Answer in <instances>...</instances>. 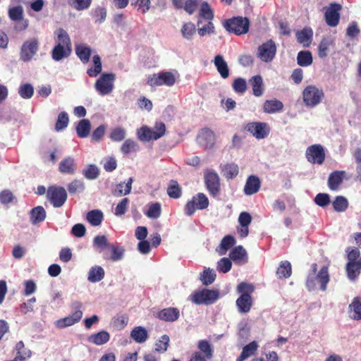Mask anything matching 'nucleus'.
I'll return each instance as SVG.
<instances>
[{"instance_id": "obj_1", "label": "nucleus", "mask_w": 361, "mask_h": 361, "mask_svg": "<svg viewBox=\"0 0 361 361\" xmlns=\"http://www.w3.org/2000/svg\"><path fill=\"white\" fill-rule=\"evenodd\" d=\"M330 281L329 269L323 266L317 274H309L306 279V288L308 291H313L317 289V283L319 285L322 291H326L327 285Z\"/></svg>"}, {"instance_id": "obj_2", "label": "nucleus", "mask_w": 361, "mask_h": 361, "mask_svg": "<svg viewBox=\"0 0 361 361\" xmlns=\"http://www.w3.org/2000/svg\"><path fill=\"white\" fill-rule=\"evenodd\" d=\"M224 27L228 32L241 35L248 32L250 20L246 17H233L224 21Z\"/></svg>"}, {"instance_id": "obj_3", "label": "nucleus", "mask_w": 361, "mask_h": 361, "mask_svg": "<svg viewBox=\"0 0 361 361\" xmlns=\"http://www.w3.org/2000/svg\"><path fill=\"white\" fill-rule=\"evenodd\" d=\"M219 298V290H209L207 288L195 291L190 295V300L196 305H212Z\"/></svg>"}, {"instance_id": "obj_4", "label": "nucleus", "mask_w": 361, "mask_h": 361, "mask_svg": "<svg viewBox=\"0 0 361 361\" xmlns=\"http://www.w3.org/2000/svg\"><path fill=\"white\" fill-rule=\"evenodd\" d=\"M82 305L80 301H73L71 307L73 310L71 314L56 321V325L58 328L63 329L78 323L82 317V312L80 310Z\"/></svg>"}, {"instance_id": "obj_5", "label": "nucleus", "mask_w": 361, "mask_h": 361, "mask_svg": "<svg viewBox=\"0 0 361 361\" xmlns=\"http://www.w3.org/2000/svg\"><path fill=\"white\" fill-rule=\"evenodd\" d=\"M39 49V42L37 38L32 37L26 39L20 49V60L23 62L32 61Z\"/></svg>"}, {"instance_id": "obj_6", "label": "nucleus", "mask_w": 361, "mask_h": 361, "mask_svg": "<svg viewBox=\"0 0 361 361\" xmlns=\"http://www.w3.org/2000/svg\"><path fill=\"white\" fill-rule=\"evenodd\" d=\"M209 199L202 192H198L187 202L184 207L185 214L191 216L197 209L202 210L208 207Z\"/></svg>"}, {"instance_id": "obj_7", "label": "nucleus", "mask_w": 361, "mask_h": 361, "mask_svg": "<svg viewBox=\"0 0 361 361\" xmlns=\"http://www.w3.org/2000/svg\"><path fill=\"white\" fill-rule=\"evenodd\" d=\"M115 80L116 75L114 73H104L97 80L94 84V88L100 95H107L113 91L114 82Z\"/></svg>"}, {"instance_id": "obj_8", "label": "nucleus", "mask_w": 361, "mask_h": 361, "mask_svg": "<svg viewBox=\"0 0 361 361\" xmlns=\"http://www.w3.org/2000/svg\"><path fill=\"white\" fill-rule=\"evenodd\" d=\"M47 198L55 208L62 207L67 200V192L64 188L50 186L47 192Z\"/></svg>"}, {"instance_id": "obj_9", "label": "nucleus", "mask_w": 361, "mask_h": 361, "mask_svg": "<svg viewBox=\"0 0 361 361\" xmlns=\"http://www.w3.org/2000/svg\"><path fill=\"white\" fill-rule=\"evenodd\" d=\"M302 95L305 106L312 108L321 102L324 92L315 86L309 85L303 90Z\"/></svg>"}, {"instance_id": "obj_10", "label": "nucleus", "mask_w": 361, "mask_h": 361, "mask_svg": "<svg viewBox=\"0 0 361 361\" xmlns=\"http://www.w3.org/2000/svg\"><path fill=\"white\" fill-rule=\"evenodd\" d=\"M342 9V6L336 2L329 4L328 6L324 8V18L326 23L330 27H336L338 25L341 15L340 11Z\"/></svg>"}, {"instance_id": "obj_11", "label": "nucleus", "mask_w": 361, "mask_h": 361, "mask_svg": "<svg viewBox=\"0 0 361 361\" xmlns=\"http://www.w3.org/2000/svg\"><path fill=\"white\" fill-rule=\"evenodd\" d=\"M276 54V44L272 39H269L259 46L257 55L262 61L269 63L275 58Z\"/></svg>"}, {"instance_id": "obj_12", "label": "nucleus", "mask_w": 361, "mask_h": 361, "mask_svg": "<svg viewBox=\"0 0 361 361\" xmlns=\"http://www.w3.org/2000/svg\"><path fill=\"white\" fill-rule=\"evenodd\" d=\"M325 157L324 148L319 144L312 145L306 150V158L312 164H322Z\"/></svg>"}, {"instance_id": "obj_13", "label": "nucleus", "mask_w": 361, "mask_h": 361, "mask_svg": "<svg viewBox=\"0 0 361 361\" xmlns=\"http://www.w3.org/2000/svg\"><path fill=\"white\" fill-rule=\"evenodd\" d=\"M245 129L258 140L266 138L270 133L269 125L264 122L249 123L246 125Z\"/></svg>"}, {"instance_id": "obj_14", "label": "nucleus", "mask_w": 361, "mask_h": 361, "mask_svg": "<svg viewBox=\"0 0 361 361\" xmlns=\"http://www.w3.org/2000/svg\"><path fill=\"white\" fill-rule=\"evenodd\" d=\"M204 182L210 195L216 197L220 194V179L216 172L212 171L204 176Z\"/></svg>"}, {"instance_id": "obj_15", "label": "nucleus", "mask_w": 361, "mask_h": 361, "mask_svg": "<svg viewBox=\"0 0 361 361\" xmlns=\"http://www.w3.org/2000/svg\"><path fill=\"white\" fill-rule=\"evenodd\" d=\"M199 145L205 149H212L216 142V135L209 128L201 129L197 136Z\"/></svg>"}, {"instance_id": "obj_16", "label": "nucleus", "mask_w": 361, "mask_h": 361, "mask_svg": "<svg viewBox=\"0 0 361 361\" xmlns=\"http://www.w3.org/2000/svg\"><path fill=\"white\" fill-rule=\"evenodd\" d=\"M261 181L258 176L255 175L250 176L245 182L244 187V193L246 195H252L257 193L260 188Z\"/></svg>"}, {"instance_id": "obj_17", "label": "nucleus", "mask_w": 361, "mask_h": 361, "mask_svg": "<svg viewBox=\"0 0 361 361\" xmlns=\"http://www.w3.org/2000/svg\"><path fill=\"white\" fill-rule=\"evenodd\" d=\"M253 304L252 298L249 295H240L235 301V305L239 313L246 314L249 312Z\"/></svg>"}, {"instance_id": "obj_18", "label": "nucleus", "mask_w": 361, "mask_h": 361, "mask_svg": "<svg viewBox=\"0 0 361 361\" xmlns=\"http://www.w3.org/2000/svg\"><path fill=\"white\" fill-rule=\"evenodd\" d=\"M180 317V311L176 307H167L161 310L157 313V317L163 321L173 322Z\"/></svg>"}, {"instance_id": "obj_19", "label": "nucleus", "mask_w": 361, "mask_h": 361, "mask_svg": "<svg viewBox=\"0 0 361 361\" xmlns=\"http://www.w3.org/2000/svg\"><path fill=\"white\" fill-rule=\"evenodd\" d=\"M212 62L222 78L226 79L228 78L230 70L227 62L222 55L218 54L215 56Z\"/></svg>"}, {"instance_id": "obj_20", "label": "nucleus", "mask_w": 361, "mask_h": 361, "mask_svg": "<svg viewBox=\"0 0 361 361\" xmlns=\"http://www.w3.org/2000/svg\"><path fill=\"white\" fill-rule=\"evenodd\" d=\"M334 46V39L331 36H324L318 46V56L321 59L326 58L330 48Z\"/></svg>"}, {"instance_id": "obj_21", "label": "nucleus", "mask_w": 361, "mask_h": 361, "mask_svg": "<svg viewBox=\"0 0 361 361\" xmlns=\"http://www.w3.org/2000/svg\"><path fill=\"white\" fill-rule=\"evenodd\" d=\"M71 48L61 44H56L51 51V58L55 61H59L68 58L71 54Z\"/></svg>"}, {"instance_id": "obj_22", "label": "nucleus", "mask_w": 361, "mask_h": 361, "mask_svg": "<svg viewBox=\"0 0 361 361\" xmlns=\"http://www.w3.org/2000/svg\"><path fill=\"white\" fill-rule=\"evenodd\" d=\"M75 54L82 63H87L90 61L92 54V49L85 44L80 43L75 45Z\"/></svg>"}, {"instance_id": "obj_23", "label": "nucleus", "mask_w": 361, "mask_h": 361, "mask_svg": "<svg viewBox=\"0 0 361 361\" xmlns=\"http://www.w3.org/2000/svg\"><path fill=\"white\" fill-rule=\"evenodd\" d=\"M133 178H128L127 183L121 182L116 185V188L112 191V194L116 197H121L130 193L132 190V184L133 183Z\"/></svg>"}, {"instance_id": "obj_24", "label": "nucleus", "mask_w": 361, "mask_h": 361, "mask_svg": "<svg viewBox=\"0 0 361 361\" xmlns=\"http://www.w3.org/2000/svg\"><path fill=\"white\" fill-rule=\"evenodd\" d=\"M345 171H335L330 173L328 178V186L331 190H336L342 183Z\"/></svg>"}, {"instance_id": "obj_25", "label": "nucleus", "mask_w": 361, "mask_h": 361, "mask_svg": "<svg viewBox=\"0 0 361 361\" xmlns=\"http://www.w3.org/2000/svg\"><path fill=\"white\" fill-rule=\"evenodd\" d=\"M47 216L45 209L42 206L32 208L30 212V219L32 224L35 225L44 221Z\"/></svg>"}, {"instance_id": "obj_26", "label": "nucleus", "mask_w": 361, "mask_h": 361, "mask_svg": "<svg viewBox=\"0 0 361 361\" xmlns=\"http://www.w3.org/2000/svg\"><path fill=\"white\" fill-rule=\"evenodd\" d=\"M109 250H111V255H109L107 252H104L103 258L104 259H111L113 262H117L123 258L125 249L123 247L111 244Z\"/></svg>"}, {"instance_id": "obj_27", "label": "nucleus", "mask_w": 361, "mask_h": 361, "mask_svg": "<svg viewBox=\"0 0 361 361\" xmlns=\"http://www.w3.org/2000/svg\"><path fill=\"white\" fill-rule=\"evenodd\" d=\"M59 171L63 174H73L75 171V160L71 157L63 159L59 165Z\"/></svg>"}, {"instance_id": "obj_28", "label": "nucleus", "mask_w": 361, "mask_h": 361, "mask_svg": "<svg viewBox=\"0 0 361 361\" xmlns=\"http://www.w3.org/2000/svg\"><path fill=\"white\" fill-rule=\"evenodd\" d=\"M345 270L349 280H356L361 272V260L357 262H348Z\"/></svg>"}, {"instance_id": "obj_29", "label": "nucleus", "mask_w": 361, "mask_h": 361, "mask_svg": "<svg viewBox=\"0 0 361 361\" xmlns=\"http://www.w3.org/2000/svg\"><path fill=\"white\" fill-rule=\"evenodd\" d=\"M86 219L92 226H99L104 219V214L99 209H92L87 213Z\"/></svg>"}, {"instance_id": "obj_30", "label": "nucleus", "mask_w": 361, "mask_h": 361, "mask_svg": "<svg viewBox=\"0 0 361 361\" xmlns=\"http://www.w3.org/2000/svg\"><path fill=\"white\" fill-rule=\"evenodd\" d=\"M111 243H109L107 238L105 235H97L93 239V246L99 253L106 252L105 250L109 249L111 246Z\"/></svg>"}, {"instance_id": "obj_31", "label": "nucleus", "mask_w": 361, "mask_h": 361, "mask_svg": "<svg viewBox=\"0 0 361 361\" xmlns=\"http://www.w3.org/2000/svg\"><path fill=\"white\" fill-rule=\"evenodd\" d=\"M110 339V334L106 331H101L97 334L90 335L87 340L89 342L97 345L106 343Z\"/></svg>"}, {"instance_id": "obj_32", "label": "nucleus", "mask_w": 361, "mask_h": 361, "mask_svg": "<svg viewBox=\"0 0 361 361\" xmlns=\"http://www.w3.org/2000/svg\"><path fill=\"white\" fill-rule=\"evenodd\" d=\"M221 173L227 179L235 178L239 173L238 166L235 163H228L221 166Z\"/></svg>"}, {"instance_id": "obj_33", "label": "nucleus", "mask_w": 361, "mask_h": 361, "mask_svg": "<svg viewBox=\"0 0 361 361\" xmlns=\"http://www.w3.org/2000/svg\"><path fill=\"white\" fill-rule=\"evenodd\" d=\"M104 275L105 272L102 267L94 266L90 269L87 280L91 283H97L102 281L104 278Z\"/></svg>"}, {"instance_id": "obj_34", "label": "nucleus", "mask_w": 361, "mask_h": 361, "mask_svg": "<svg viewBox=\"0 0 361 361\" xmlns=\"http://www.w3.org/2000/svg\"><path fill=\"white\" fill-rule=\"evenodd\" d=\"M250 83L252 87L253 94L255 97H260L263 94V80L261 75H257L250 79Z\"/></svg>"}, {"instance_id": "obj_35", "label": "nucleus", "mask_w": 361, "mask_h": 361, "mask_svg": "<svg viewBox=\"0 0 361 361\" xmlns=\"http://www.w3.org/2000/svg\"><path fill=\"white\" fill-rule=\"evenodd\" d=\"M229 257L234 262H240L245 260L247 262V254L245 249L242 245L235 247L229 253Z\"/></svg>"}, {"instance_id": "obj_36", "label": "nucleus", "mask_w": 361, "mask_h": 361, "mask_svg": "<svg viewBox=\"0 0 361 361\" xmlns=\"http://www.w3.org/2000/svg\"><path fill=\"white\" fill-rule=\"evenodd\" d=\"M90 129L91 123L88 119L80 120L75 128L77 135L80 138L87 137L90 135Z\"/></svg>"}, {"instance_id": "obj_37", "label": "nucleus", "mask_w": 361, "mask_h": 361, "mask_svg": "<svg viewBox=\"0 0 361 361\" xmlns=\"http://www.w3.org/2000/svg\"><path fill=\"white\" fill-rule=\"evenodd\" d=\"M283 103L277 99L267 100L264 103V111L268 114H274L283 109Z\"/></svg>"}, {"instance_id": "obj_38", "label": "nucleus", "mask_w": 361, "mask_h": 361, "mask_svg": "<svg viewBox=\"0 0 361 361\" xmlns=\"http://www.w3.org/2000/svg\"><path fill=\"white\" fill-rule=\"evenodd\" d=\"M130 336L137 343H142L147 339L148 333L144 327L139 326L132 330Z\"/></svg>"}, {"instance_id": "obj_39", "label": "nucleus", "mask_w": 361, "mask_h": 361, "mask_svg": "<svg viewBox=\"0 0 361 361\" xmlns=\"http://www.w3.org/2000/svg\"><path fill=\"white\" fill-rule=\"evenodd\" d=\"M235 239L231 235H226L223 238L219 246L217 251L220 255H224L226 252L235 244Z\"/></svg>"}, {"instance_id": "obj_40", "label": "nucleus", "mask_w": 361, "mask_h": 361, "mask_svg": "<svg viewBox=\"0 0 361 361\" xmlns=\"http://www.w3.org/2000/svg\"><path fill=\"white\" fill-rule=\"evenodd\" d=\"M349 310L353 314L350 317L354 320H361V298L355 297L349 305Z\"/></svg>"}, {"instance_id": "obj_41", "label": "nucleus", "mask_w": 361, "mask_h": 361, "mask_svg": "<svg viewBox=\"0 0 361 361\" xmlns=\"http://www.w3.org/2000/svg\"><path fill=\"white\" fill-rule=\"evenodd\" d=\"M291 274L292 267L290 263L287 260L281 262L276 271V275L278 277L279 279H288L291 276Z\"/></svg>"}, {"instance_id": "obj_42", "label": "nucleus", "mask_w": 361, "mask_h": 361, "mask_svg": "<svg viewBox=\"0 0 361 361\" xmlns=\"http://www.w3.org/2000/svg\"><path fill=\"white\" fill-rule=\"evenodd\" d=\"M92 62L94 63V67L88 68L87 71V74L91 78H95L101 73L102 70L100 56L98 54L94 55L92 57Z\"/></svg>"}, {"instance_id": "obj_43", "label": "nucleus", "mask_w": 361, "mask_h": 361, "mask_svg": "<svg viewBox=\"0 0 361 361\" xmlns=\"http://www.w3.org/2000/svg\"><path fill=\"white\" fill-rule=\"evenodd\" d=\"M257 347L258 345L255 341H252L249 344L246 345L245 347H243L240 356L237 358V361H244L245 360L252 355L257 350Z\"/></svg>"}, {"instance_id": "obj_44", "label": "nucleus", "mask_w": 361, "mask_h": 361, "mask_svg": "<svg viewBox=\"0 0 361 361\" xmlns=\"http://www.w3.org/2000/svg\"><path fill=\"white\" fill-rule=\"evenodd\" d=\"M167 195L173 199H178L181 196L182 190L178 182L175 180H171L169 181L168 188H167Z\"/></svg>"}, {"instance_id": "obj_45", "label": "nucleus", "mask_w": 361, "mask_h": 361, "mask_svg": "<svg viewBox=\"0 0 361 361\" xmlns=\"http://www.w3.org/2000/svg\"><path fill=\"white\" fill-rule=\"evenodd\" d=\"M137 137L140 140L143 142L156 140L154 130L147 126H143L137 130Z\"/></svg>"}, {"instance_id": "obj_46", "label": "nucleus", "mask_w": 361, "mask_h": 361, "mask_svg": "<svg viewBox=\"0 0 361 361\" xmlns=\"http://www.w3.org/2000/svg\"><path fill=\"white\" fill-rule=\"evenodd\" d=\"M312 56L310 51H300L297 56V63L299 66L306 67L312 63Z\"/></svg>"}, {"instance_id": "obj_47", "label": "nucleus", "mask_w": 361, "mask_h": 361, "mask_svg": "<svg viewBox=\"0 0 361 361\" xmlns=\"http://www.w3.org/2000/svg\"><path fill=\"white\" fill-rule=\"evenodd\" d=\"M85 188L84 182L78 179L73 180L67 186L68 191L71 195L82 192Z\"/></svg>"}, {"instance_id": "obj_48", "label": "nucleus", "mask_w": 361, "mask_h": 361, "mask_svg": "<svg viewBox=\"0 0 361 361\" xmlns=\"http://www.w3.org/2000/svg\"><path fill=\"white\" fill-rule=\"evenodd\" d=\"M69 118L66 111L61 112L57 117L55 124V130L57 132L64 130L68 125Z\"/></svg>"}, {"instance_id": "obj_49", "label": "nucleus", "mask_w": 361, "mask_h": 361, "mask_svg": "<svg viewBox=\"0 0 361 361\" xmlns=\"http://www.w3.org/2000/svg\"><path fill=\"white\" fill-rule=\"evenodd\" d=\"M333 207L337 212H345L348 207V201L343 196H337L332 202Z\"/></svg>"}, {"instance_id": "obj_50", "label": "nucleus", "mask_w": 361, "mask_h": 361, "mask_svg": "<svg viewBox=\"0 0 361 361\" xmlns=\"http://www.w3.org/2000/svg\"><path fill=\"white\" fill-rule=\"evenodd\" d=\"M139 149L137 143L131 139H127L123 143L121 151L123 154H128L130 152H137Z\"/></svg>"}, {"instance_id": "obj_51", "label": "nucleus", "mask_w": 361, "mask_h": 361, "mask_svg": "<svg viewBox=\"0 0 361 361\" xmlns=\"http://www.w3.org/2000/svg\"><path fill=\"white\" fill-rule=\"evenodd\" d=\"M197 347L200 353L204 354V357L207 359H211L213 356V349L211 344L207 340H200L198 342Z\"/></svg>"}, {"instance_id": "obj_52", "label": "nucleus", "mask_w": 361, "mask_h": 361, "mask_svg": "<svg viewBox=\"0 0 361 361\" xmlns=\"http://www.w3.org/2000/svg\"><path fill=\"white\" fill-rule=\"evenodd\" d=\"M18 94L23 99H30L34 94V87L30 83L22 84L18 88Z\"/></svg>"}, {"instance_id": "obj_53", "label": "nucleus", "mask_w": 361, "mask_h": 361, "mask_svg": "<svg viewBox=\"0 0 361 361\" xmlns=\"http://www.w3.org/2000/svg\"><path fill=\"white\" fill-rule=\"evenodd\" d=\"M312 35V30L310 27H307L296 32L297 40L299 43H305L311 40Z\"/></svg>"}, {"instance_id": "obj_54", "label": "nucleus", "mask_w": 361, "mask_h": 361, "mask_svg": "<svg viewBox=\"0 0 361 361\" xmlns=\"http://www.w3.org/2000/svg\"><path fill=\"white\" fill-rule=\"evenodd\" d=\"M57 38L58 43L56 44H61L71 48V41L68 32L63 28H59L57 30Z\"/></svg>"}, {"instance_id": "obj_55", "label": "nucleus", "mask_w": 361, "mask_h": 361, "mask_svg": "<svg viewBox=\"0 0 361 361\" xmlns=\"http://www.w3.org/2000/svg\"><path fill=\"white\" fill-rule=\"evenodd\" d=\"M216 276L215 271L208 268L201 274L200 280L203 285L208 286L215 281Z\"/></svg>"}, {"instance_id": "obj_56", "label": "nucleus", "mask_w": 361, "mask_h": 361, "mask_svg": "<svg viewBox=\"0 0 361 361\" xmlns=\"http://www.w3.org/2000/svg\"><path fill=\"white\" fill-rule=\"evenodd\" d=\"M83 176L88 180H94L98 178L99 171L94 164H90L82 171Z\"/></svg>"}, {"instance_id": "obj_57", "label": "nucleus", "mask_w": 361, "mask_h": 361, "mask_svg": "<svg viewBox=\"0 0 361 361\" xmlns=\"http://www.w3.org/2000/svg\"><path fill=\"white\" fill-rule=\"evenodd\" d=\"M92 3V0H68L70 6L77 11H83L89 8Z\"/></svg>"}, {"instance_id": "obj_58", "label": "nucleus", "mask_w": 361, "mask_h": 361, "mask_svg": "<svg viewBox=\"0 0 361 361\" xmlns=\"http://www.w3.org/2000/svg\"><path fill=\"white\" fill-rule=\"evenodd\" d=\"M161 212V204L159 202L152 203L147 212L145 213L146 216L149 219H158Z\"/></svg>"}, {"instance_id": "obj_59", "label": "nucleus", "mask_w": 361, "mask_h": 361, "mask_svg": "<svg viewBox=\"0 0 361 361\" xmlns=\"http://www.w3.org/2000/svg\"><path fill=\"white\" fill-rule=\"evenodd\" d=\"M158 78L160 80L161 85L172 86L176 82L175 77L171 72H160L158 73Z\"/></svg>"}, {"instance_id": "obj_60", "label": "nucleus", "mask_w": 361, "mask_h": 361, "mask_svg": "<svg viewBox=\"0 0 361 361\" xmlns=\"http://www.w3.org/2000/svg\"><path fill=\"white\" fill-rule=\"evenodd\" d=\"M232 87L235 92L243 94L247 90V82L244 78H238L234 80Z\"/></svg>"}, {"instance_id": "obj_61", "label": "nucleus", "mask_w": 361, "mask_h": 361, "mask_svg": "<svg viewBox=\"0 0 361 361\" xmlns=\"http://www.w3.org/2000/svg\"><path fill=\"white\" fill-rule=\"evenodd\" d=\"M232 267V262L231 258L223 257L221 258L216 264V270L219 273L226 274L228 272Z\"/></svg>"}, {"instance_id": "obj_62", "label": "nucleus", "mask_w": 361, "mask_h": 361, "mask_svg": "<svg viewBox=\"0 0 361 361\" xmlns=\"http://www.w3.org/2000/svg\"><path fill=\"white\" fill-rule=\"evenodd\" d=\"M196 28L192 23H185L181 28V33L183 37L190 40L192 38V36L195 34Z\"/></svg>"}, {"instance_id": "obj_63", "label": "nucleus", "mask_w": 361, "mask_h": 361, "mask_svg": "<svg viewBox=\"0 0 361 361\" xmlns=\"http://www.w3.org/2000/svg\"><path fill=\"white\" fill-rule=\"evenodd\" d=\"M169 336L163 335L155 343V351L161 353L166 352L169 347Z\"/></svg>"}, {"instance_id": "obj_64", "label": "nucleus", "mask_w": 361, "mask_h": 361, "mask_svg": "<svg viewBox=\"0 0 361 361\" xmlns=\"http://www.w3.org/2000/svg\"><path fill=\"white\" fill-rule=\"evenodd\" d=\"M8 16L13 21L23 19V8L21 6L12 7L8 10Z\"/></svg>"}]
</instances>
